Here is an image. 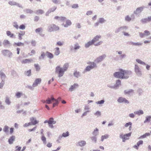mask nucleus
I'll list each match as a JSON object with an SVG mask.
<instances>
[{
	"mask_svg": "<svg viewBox=\"0 0 151 151\" xmlns=\"http://www.w3.org/2000/svg\"><path fill=\"white\" fill-rule=\"evenodd\" d=\"M119 70V72H115L114 73V77L120 78L127 79L132 74V72L131 71L122 69H120Z\"/></svg>",
	"mask_w": 151,
	"mask_h": 151,
	"instance_id": "1",
	"label": "nucleus"
},
{
	"mask_svg": "<svg viewBox=\"0 0 151 151\" xmlns=\"http://www.w3.org/2000/svg\"><path fill=\"white\" fill-rule=\"evenodd\" d=\"M55 73L58 74L59 77H62L64 74V71L63 70L62 68L60 66H57L55 68Z\"/></svg>",
	"mask_w": 151,
	"mask_h": 151,
	"instance_id": "2",
	"label": "nucleus"
},
{
	"mask_svg": "<svg viewBox=\"0 0 151 151\" xmlns=\"http://www.w3.org/2000/svg\"><path fill=\"white\" fill-rule=\"evenodd\" d=\"M60 29V27L54 24H50L48 27V31L50 32L58 31Z\"/></svg>",
	"mask_w": 151,
	"mask_h": 151,
	"instance_id": "3",
	"label": "nucleus"
},
{
	"mask_svg": "<svg viewBox=\"0 0 151 151\" xmlns=\"http://www.w3.org/2000/svg\"><path fill=\"white\" fill-rule=\"evenodd\" d=\"M56 123V121L54 120L53 118L51 117L48 120H46L44 122V123H48L50 127L52 128L54 127L52 124H54Z\"/></svg>",
	"mask_w": 151,
	"mask_h": 151,
	"instance_id": "4",
	"label": "nucleus"
},
{
	"mask_svg": "<svg viewBox=\"0 0 151 151\" xmlns=\"http://www.w3.org/2000/svg\"><path fill=\"white\" fill-rule=\"evenodd\" d=\"M42 79L41 78H36L35 81L32 86L29 87V88L31 90L34 89V88L36 87L39 84H40L41 82Z\"/></svg>",
	"mask_w": 151,
	"mask_h": 151,
	"instance_id": "5",
	"label": "nucleus"
},
{
	"mask_svg": "<svg viewBox=\"0 0 151 151\" xmlns=\"http://www.w3.org/2000/svg\"><path fill=\"white\" fill-rule=\"evenodd\" d=\"M132 133L129 132L127 134H120L119 136L120 138L122 139L123 142H125L126 140L129 139V138L131 135Z\"/></svg>",
	"mask_w": 151,
	"mask_h": 151,
	"instance_id": "6",
	"label": "nucleus"
},
{
	"mask_svg": "<svg viewBox=\"0 0 151 151\" xmlns=\"http://www.w3.org/2000/svg\"><path fill=\"white\" fill-rule=\"evenodd\" d=\"M88 64L91 65L90 66H87L85 68V70L86 71H89L91 69L96 67V64L93 62H89L88 63Z\"/></svg>",
	"mask_w": 151,
	"mask_h": 151,
	"instance_id": "7",
	"label": "nucleus"
},
{
	"mask_svg": "<svg viewBox=\"0 0 151 151\" xmlns=\"http://www.w3.org/2000/svg\"><path fill=\"white\" fill-rule=\"evenodd\" d=\"M30 122H29V125H35L39 123V121L37 120L36 118L32 117L30 119Z\"/></svg>",
	"mask_w": 151,
	"mask_h": 151,
	"instance_id": "8",
	"label": "nucleus"
},
{
	"mask_svg": "<svg viewBox=\"0 0 151 151\" xmlns=\"http://www.w3.org/2000/svg\"><path fill=\"white\" fill-rule=\"evenodd\" d=\"M117 101L119 103H124L126 104H128L129 102L128 100L125 98L120 97L119 98Z\"/></svg>",
	"mask_w": 151,
	"mask_h": 151,
	"instance_id": "9",
	"label": "nucleus"
},
{
	"mask_svg": "<svg viewBox=\"0 0 151 151\" xmlns=\"http://www.w3.org/2000/svg\"><path fill=\"white\" fill-rule=\"evenodd\" d=\"M150 34V32L147 30H145L144 33L142 32H140L139 34L140 37L142 38L143 37L145 36H149Z\"/></svg>",
	"mask_w": 151,
	"mask_h": 151,
	"instance_id": "10",
	"label": "nucleus"
},
{
	"mask_svg": "<svg viewBox=\"0 0 151 151\" xmlns=\"http://www.w3.org/2000/svg\"><path fill=\"white\" fill-rule=\"evenodd\" d=\"M72 22L69 19H67L65 21V23H63L62 25L65 27H67L70 26Z\"/></svg>",
	"mask_w": 151,
	"mask_h": 151,
	"instance_id": "11",
	"label": "nucleus"
},
{
	"mask_svg": "<svg viewBox=\"0 0 151 151\" xmlns=\"http://www.w3.org/2000/svg\"><path fill=\"white\" fill-rule=\"evenodd\" d=\"M134 70L135 72L138 75H141V72L140 70L139 69V68L138 66V65H135V68H134Z\"/></svg>",
	"mask_w": 151,
	"mask_h": 151,
	"instance_id": "12",
	"label": "nucleus"
},
{
	"mask_svg": "<svg viewBox=\"0 0 151 151\" xmlns=\"http://www.w3.org/2000/svg\"><path fill=\"white\" fill-rule=\"evenodd\" d=\"M55 99L53 96H51L50 98H48L46 100V103L47 104H50L54 102Z\"/></svg>",
	"mask_w": 151,
	"mask_h": 151,
	"instance_id": "13",
	"label": "nucleus"
},
{
	"mask_svg": "<svg viewBox=\"0 0 151 151\" xmlns=\"http://www.w3.org/2000/svg\"><path fill=\"white\" fill-rule=\"evenodd\" d=\"M78 86V84L75 83L73 85L70 86L69 88V91H72Z\"/></svg>",
	"mask_w": 151,
	"mask_h": 151,
	"instance_id": "14",
	"label": "nucleus"
},
{
	"mask_svg": "<svg viewBox=\"0 0 151 151\" xmlns=\"http://www.w3.org/2000/svg\"><path fill=\"white\" fill-rule=\"evenodd\" d=\"M101 36L99 35H96L95 37L93 40H92L93 43L94 44V43L98 41L100 39H101Z\"/></svg>",
	"mask_w": 151,
	"mask_h": 151,
	"instance_id": "15",
	"label": "nucleus"
},
{
	"mask_svg": "<svg viewBox=\"0 0 151 151\" xmlns=\"http://www.w3.org/2000/svg\"><path fill=\"white\" fill-rule=\"evenodd\" d=\"M105 55H103L102 56H101L98 58L96 60V61L97 63H99L100 62H101L102 60L105 58Z\"/></svg>",
	"mask_w": 151,
	"mask_h": 151,
	"instance_id": "16",
	"label": "nucleus"
},
{
	"mask_svg": "<svg viewBox=\"0 0 151 151\" xmlns=\"http://www.w3.org/2000/svg\"><path fill=\"white\" fill-rule=\"evenodd\" d=\"M55 19L58 20H60L62 21H64L66 19L65 17H59L58 16H55L54 17Z\"/></svg>",
	"mask_w": 151,
	"mask_h": 151,
	"instance_id": "17",
	"label": "nucleus"
},
{
	"mask_svg": "<svg viewBox=\"0 0 151 151\" xmlns=\"http://www.w3.org/2000/svg\"><path fill=\"white\" fill-rule=\"evenodd\" d=\"M81 47L79 45V44L77 43L74 45V48H72L70 49V50L73 51L74 50H76L80 49Z\"/></svg>",
	"mask_w": 151,
	"mask_h": 151,
	"instance_id": "18",
	"label": "nucleus"
},
{
	"mask_svg": "<svg viewBox=\"0 0 151 151\" xmlns=\"http://www.w3.org/2000/svg\"><path fill=\"white\" fill-rule=\"evenodd\" d=\"M143 8L144 7H138L134 12V13L136 14H137L141 12L143 10Z\"/></svg>",
	"mask_w": 151,
	"mask_h": 151,
	"instance_id": "19",
	"label": "nucleus"
},
{
	"mask_svg": "<svg viewBox=\"0 0 151 151\" xmlns=\"http://www.w3.org/2000/svg\"><path fill=\"white\" fill-rule=\"evenodd\" d=\"M15 139V137L14 136H11L8 140V142L10 144H12L13 141Z\"/></svg>",
	"mask_w": 151,
	"mask_h": 151,
	"instance_id": "20",
	"label": "nucleus"
},
{
	"mask_svg": "<svg viewBox=\"0 0 151 151\" xmlns=\"http://www.w3.org/2000/svg\"><path fill=\"white\" fill-rule=\"evenodd\" d=\"M86 144V142L84 141H81L78 143V145L81 147L83 146Z\"/></svg>",
	"mask_w": 151,
	"mask_h": 151,
	"instance_id": "21",
	"label": "nucleus"
},
{
	"mask_svg": "<svg viewBox=\"0 0 151 151\" xmlns=\"http://www.w3.org/2000/svg\"><path fill=\"white\" fill-rule=\"evenodd\" d=\"M54 54L56 55H58L60 53L59 48L58 47H56L54 49Z\"/></svg>",
	"mask_w": 151,
	"mask_h": 151,
	"instance_id": "22",
	"label": "nucleus"
},
{
	"mask_svg": "<svg viewBox=\"0 0 151 151\" xmlns=\"http://www.w3.org/2000/svg\"><path fill=\"white\" fill-rule=\"evenodd\" d=\"M69 65L68 63H65L62 68L63 70L64 71V72L66 71L68 69Z\"/></svg>",
	"mask_w": 151,
	"mask_h": 151,
	"instance_id": "23",
	"label": "nucleus"
},
{
	"mask_svg": "<svg viewBox=\"0 0 151 151\" xmlns=\"http://www.w3.org/2000/svg\"><path fill=\"white\" fill-rule=\"evenodd\" d=\"M93 44H94L92 40L89 41L88 42L86 43L85 45L86 47H88L92 45Z\"/></svg>",
	"mask_w": 151,
	"mask_h": 151,
	"instance_id": "24",
	"label": "nucleus"
},
{
	"mask_svg": "<svg viewBox=\"0 0 151 151\" xmlns=\"http://www.w3.org/2000/svg\"><path fill=\"white\" fill-rule=\"evenodd\" d=\"M132 123L131 122H129L128 123H126L125 125L124 126L125 127H127L128 126H129V130H130L132 129Z\"/></svg>",
	"mask_w": 151,
	"mask_h": 151,
	"instance_id": "25",
	"label": "nucleus"
},
{
	"mask_svg": "<svg viewBox=\"0 0 151 151\" xmlns=\"http://www.w3.org/2000/svg\"><path fill=\"white\" fill-rule=\"evenodd\" d=\"M7 35L11 38H13L14 37V35L12 33L9 31H7L6 32Z\"/></svg>",
	"mask_w": 151,
	"mask_h": 151,
	"instance_id": "26",
	"label": "nucleus"
},
{
	"mask_svg": "<svg viewBox=\"0 0 151 151\" xmlns=\"http://www.w3.org/2000/svg\"><path fill=\"white\" fill-rule=\"evenodd\" d=\"M46 54L47 55V57L50 58V59H51L53 58V55L52 53L48 51H47L46 52Z\"/></svg>",
	"mask_w": 151,
	"mask_h": 151,
	"instance_id": "27",
	"label": "nucleus"
},
{
	"mask_svg": "<svg viewBox=\"0 0 151 151\" xmlns=\"http://www.w3.org/2000/svg\"><path fill=\"white\" fill-rule=\"evenodd\" d=\"M25 34V32L24 31L21 32L20 33H19L18 37L19 38L20 40L22 39V36L24 35Z\"/></svg>",
	"mask_w": 151,
	"mask_h": 151,
	"instance_id": "28",
	"label": "nucleus"
},
{
	"mask_svg": "<svg viewBox=\"0 0 151 151\" xmlns=\"http://www.w3.org/2000/svg\"><path fill=\"white\" fill-rule=\"evenodd\" d=\"M41 139L43 143L44 144H45L46 143V138L44 136V135H42L41 137Z\"/></svg>",
	"mask_w": 151,
	"mask_h": 151,
	"instance_id": "29",
	"label": "nucleus"
},
{
	"mask_svg": "<svg viewBox=\"0 0 151 151\" xmlns=\"http://www.w3.org/2000/svg\"><path fill=\"white\" fill-rule=\"evenodd\" d=\"M44 13L43 10L39 9L37 10L36 12V13L37 14H42Z\"/></svg>",
	"mask_w": 151,
	"mask_h": 151,
	"instance_id": "30",
	"label": "nucleus"
},
{
	"mask_svg": "<svg viewBox=\"0 0 151 151\" xmlns=\"http://www.w3.org/2000/svg\"><path fill=\"white\" fill-rule=\"evenodd\" d=\"M150 135V134L149 133H146L143 135L139 137V138H145L147 136H149Z\"/></svg>",
	"mask_w": 151,
	"mask_h": 151,
	"instance_id": "31",
	"label": "nucleus"
},
{
	"mask_svg": "<svg viewBox=\"0 0 151 151\" xmlns=\"http://www.w3.org/2000/svg\"><path fill=\"white\" fill-rule=\"evenodd\" d=\"M127 28L126 26L121 27L115 31L116 33H118L119 32L121 29H127Z\"/></svg>",
	"mask_w": 151,
	"mask_h": 151,
	"instance_id": "32",
	"label": "nucleus"
},
{
	"mask_svg": "<svg viewBox=\"0 0 151 151\" xmlns=\"http://www.w3.org/2000/svg\"><path fill=\"white\" fill-rule=\"evenodd\" d=\"M134 113L135 114L140 115L141 114H143V112L142 110H139V111H135Z\"/></svg>",
	"mask_w": 151,
	"mask_h": 151,
	"instance_id": "33",
	"label": "nucleus"
},
{
	"mask_svg": "<svg viewBox=\"0 0 151 151\" xmlns=\"http://www.w3.org/2000/svg\"><path fill=\"white\" fill-rule=\"evenodd\" d=\"M151 119V116H148L146 117V119L144 122V123H146L148 122H150Z\"/></svg>",
	"mask_w": 151,
	"mask_h": 151,
	"instance_id": "34",
	"label": "nucleus"
},
{
	"mask_svg": "<svg viewBox=\"0 0 151 151\" xmlns=\"http://www.w3.org/2000/svg\"><path fill=\"white\" fill-rule=\"evenodd\" d=\"M57 9V7L55 6H54L53 7H52L49 10V11L51 13L52 12H53L54 11H55V10Z\"/></svg>",
	"mask_w": 151,
	"mask_h": 151,
	"instance_id": "35",
	"label": "nucleus"
},
{
	"mask_svg": "<svg viewBox=\"0 0 151 151\" xmlns=\"http://www.w3.org/2000/svg\"><path fill=\"white\" fill-rule=\"evenodd\" d=\"M1 52L2 54L4 56L6 55L9 52L8 50H3Z\"/></svg>",
	"mask_w": 151,
	"mask_h": 151,
	"instance_id": "36",
	"label": "nucleus"
},
{
	"mask_svg": "<svg viewBox=\"0 0 151 151\" xmlns=\"http://www.w3.org/2000/svg\"><path fill=\"white\" fill-rule=\"evenodd\" d=\"M3 45H9L10 43L9 41L7 40H4L3 43Z\"/></svg>",
	"mask_w": 151,
	"mask_h": 151,
	"instance_id": "37",
	"label": "nucleus"
},
{
	"mask_svg": "<svg viewBox=\"0 0 151 151\" xmlns=\"http://www.w3.org/2000/svg\"><path fill=\"white\" fill-rule=\"evenodd\" d=\"M108 137V135L107 134H105L102 136L101 137V141H103L104 139H106Z\"/></svg>",
	"mask_w": 151,
	"mask_h": 151,
	"instance_id": "38",
	"label": "nucleus"
},
{
	"mask_svg": "<svg viewBox=\"0 0 151 151\" xmlns=\"http://www.w3.org/2000/svg\"><path fill=\"white\" fill-rule=\"evenodd\" d=\"M14 45H16L18 46H23L24 44L23 43H21V42H17V43H15L14 44Z\"/></svg>",
	"mask_w": 151,
	"mask_h": 151,
	"instance_id": "39",
	"label": "nucleus"
},
{
	"mask_svg": "<svg viewBox=\"0 0 151 151\" xmlns=\"http://www.w3.org/2000/svg\"><path fill=\"white\" fill-rule=\"evenodd\" d=\"M45 56V53L44 52H42L41 56L39 57L40 59H43Z\"/></svg>",
	"mask_w": 151,
	"mask_h": 151,
	"instance_id": "40",
	"label": "nucleus"
},
{
	"mask_svg": "<svg viewBox=\"0 0 151 151\" xmlns=\"http://www.w3.org/2000/svg\"><path fill=\"white\" fill-rule=\"evenodd\" d=\"M35 68L36 70L37 71H39L40 69V67L38 64H35Z\"/></svg>",
	"mask_w": 151,
	"mask_h": 151,
	"instance_id": "41",
	"label": "nucleus"
},
{
	"mask_svg": "<svg viewBox=\"0 0 151 151\" xmlns=\"http://www.w3.org/2000/svg\"><path fill=\"white\" fill-rule=\"evenodd\" d=\"M69 135V133L68 132H66L63 133L62 134V136L66 137L68 136Z\"/></svg>",
	"mask_w": 151,
	"mask_h": 151,
	"instance_id": "42",
	"label": "nucleus"
},
{
	"mask_svg": "<svg viewBox=\"0 0 151 151\" xmlns=\"http://www.w3.org/2000/svg\"><path fill=\"white\" fill-rule=\"evenodd\" d=\"M133 91L132 90H130L129 91L126 90L124 91V93L125 94H129L130 93L133 92Z\"/></svg>",
	"mask_w": 151,
	"mask_h": 151,
	"instance_id": "43",
	"label": "nucleus"
},
{
	"mask_svg": "<svg viewBox=\"0 0 151 151\" xmlns=\"http://www.w3.org/2000/svg\"><path fill=\"white\" fill-rule=\"evenodd\" d=\"M22 95V93L20 92H18L16 94V96L17 98H20Z\"/></svg>",
	"mask_w": 151,
	"mask_h": 151,
	"instance_id": "44",
	"label": "nucleus"
},
{
	"mask_svg": "<svg viewBox=\"0 0 151 151\" xmlns=\"http://www.w3.org/2000/svg\"><path fill=\"white\" fill-rule=\"evenodd\" d=\"M74 75L75 77H78L80 76L79 73L78 72L76 71L74 73Z\"/></svg>",
	"mask_w": 151,
	"mask_h": 151,
	"instance_id": "45",
	"label": "nucleus"
},
{
	"mask_svg": "<svg viewBox=\"0 0 151 151\" xmlns=\"http://www.w3.org/2000/svg\"><path fill=\"white\" fill-rule=\"evenodd\" d=\"M99 130L97 128H96L94 130L93 132V135H96L97 134L96 133V132H97Z\"/></svg>",
	"mask_w": 151,
	"mask_h": 151,
	"instance_id": "46",
	"label": "nucleus"
},
{
	"mask_svg": "<svg viewBox=\"0 0 151 151\" xmlns=\"http://www.w3.org/2000/svg\"><path fill=\"white\" fill-rule=\"evenodd\" d=\"M9 4L12 5H17V3L15 2L12 1H10L9 2Z\"/></svg>",
	"mask_w": 151,
	"mask_h": 151,
	"instance_id": "47",
	"label": "nucleus"
},
{
	"mask_svg": "<svg viewBox=\"0 0 151 151\" xmlns=\"http://www.w3.org/2000/svg\"><path fill=\"white\" fill-rule=\"evenodd\" d=\"M5 102L8 105H9L11 104V102L9 98H6L5 100Z\"/></svg>",
	"mask_w": 151,
	"mask_h": 151,
	"instance_id": "48",
	"label": "nucleus"
},
{
	"mask_svg": "<svg viewBox=\"0 0 151 151\" xmlns=\"http://www.w3.org/2000/svg\"><path fill=\"white\" fill-rule=\"evenodd\" d=\"M92 140L95 142H96V137L95 136L92 137L91 138Z\"/></svg>",
	"mask_w": 151,
	"mask_h": 151,
	"instance_id": "49",
	"label": "nucleus"
},
{
	"mask_svg": "<svg viewBox=\"0 0 151 151\" xmlns=\"http://www.w3.org/2000/svg\"><path fill=\"white\" fill-rule=\"evenodd\" d=\"M54 102H55L54 103H53V107H54L55 106L57 105L58 104V102L57 101L56 99H55V100H54Z\"/></svg>",
	"mask_w": 151,
	"mask_h": 151,
	"instance_id": "50",
	"label": "nucleus"
},
{
	"mask_svg": "<svg viewBox=\"0 0 151 151\" xmlns=\"http://www.w3.org/2000/svg\"><path fill=\"white\" fill-rule=\"evenodd\" d=\"M9 127L7 126L4 127V131L6 132H8V131Z\"/></svg>",
	"mask_w": 151,
	"mask_h": 151,
	"instance_id": "51",
	"label": "nucleus"
},
{
	"mask_svg": "<svg viewBox=\"0 0 151 151\" xmlns=\"http://www.w3.org/2000/svg\"><path fill=\"white\" fill-rule=\"evenodd\" d=\"M125 19L127 21H130L131 20V19L129 16H127L125 17Z\"/></svg>",
	"mask_w": 151,
	"mask_h": 151,
	"instance_id": "52",
	"label": "nucleus"
},
{
	"mask_svg": "<svg viewBox=\"0 0 151 151\" xmlns=\"http://www.w3.org/2000/svg\"><path fill=\"white\" fill-rule=\"evenodd\" d=\"M141 21L143 23H145L148 22L147 18L143 19L141 20Z\"/></svg>",
	"mask_w": 151,
	"mask_h": 151,
	"instance_id": "53",
	"label": "nucleus"
},
{
	"mask_svg": "<svg viewBox=\"0 0 151 151\" xmlns=\"http://www.w3.org/2000/svg\"><path fill=\"white\" fill-rule=\"evenodd\" d=\"M31 44L33 46H35L36 45V42L35 40H32L31 42Z\"/></svg>",
	"mask_w": 151,
	"mask_h": 151,
	"instance_id": "54",
	"label": "nucleus"
},
{
	"mask_svg": "<svg viewBox=\"0 0 151 151\" xmlns=\"http://www.w3.org/2000/svg\"><path fill=\"white\" fill-rule=\"evenodd\" d=\"M72 8H73L75 9L77 8L78 7V4H73L72 6Z\"/></svg>",
	"mask_w": 151,
	"mask_h": 151,
	"instance_id": "55",
	"label": "nucleus"
},
{
	"mask_svg": "<svg viewBox=\"0 0 151 151\" xmlns=\"http://www.w3.org/2000/svg\"><path fill=\"white\" fill-rule=\"evenodd\" d=\"M136 61L138 63L140 64H145V63L142 61L140 60L137 59L136 60Z\"/></svg>",
	"mask_w": 151,
	"mask_h": 151,
	"instance_id": "56",
	"label": "nucleus"
},
{
	"mask_svg": "<svg viewBox=\"0 0 151 151\" xmlns=\"http://www.w3.org/2000/svg\"><path fill=\"white\" fill-rule=\"evenodd\" d=\"M42 30V29L41 28H38L37 29L35 30V32L37 33L39 32H41Z\"/></svg>",
	"mask_w": 151,
	"mask_h": 151,
	"instance_id": "57",
	"label": "nucleus"
},
{
	"mask_svg": "<svg viewBox=\"0 0 151 151\" xmlns=\"http://www.w3.org/2000/svg\"><path fill=\"white\" fill-rule=\"evenodd\" d=\"M104 100H101L96 102L97 104H103L104 103Z\"/></svg>",
	"mask_w": 151,
	"mask_h": 151,
	"instance_id": "58",
	"label": "nucleus"
},
{
	"mask_svg": "<svg viewBox=\"0 0 151 151\" xmlns=\"http://www.w3.org/2000/svg\"><path fill=\"white\" fill-rule=\"evenodd\" d=\"M63 44V42H62L60 41H59L57 43V45L59 46H61Z\"/></svg>",
	"mask_w": 151,
	"mask_h": 151,
	"instance_id": "59",
	"label": "nucleus"
},
{
	"mask_svg": "<svg viewBox=\"0 0 151 151\" xmlns=\"http://www.w3.org/2000/svg\"><path fill=\"white\" fill-rule=\"evenodd\" d=\"M143 143V141L142 140H140L137 143V146H139L140 145H142Z\"/></svg>",
	"mask_w": 151,
	"mask_h": 151,
	"instance_id": "60",
	"label": "nucleus"
},
{
	"mask_svg": "<svg viewBox=\"0 0 151 151\" xmlns=\"http://www.w3.org/2000/svg\"><path fill=\"white\" fill-rule=\"evenodd\" d=\"M28 62V59L23 60L22 61V64H25L27 63Z\"/></svg>",
	"mask_w": 151,
	"mask_h": 151,
	"instance_id": "61",
	"label": "nucleus"
},
{
	"mask_svg": "<svg viewBox=\"0 0 151 151\" xmlns=\"http://www.w3.org/2000/svg\"><path fill=\"white\" fill-rule=\"evenodd\" d=\"M95 115L98 116L101 115V113L99 111H97L96 112L95 114Z\"/></svg>",
	"mask_w": 151,
	"mask_h": 151,
	"instance_id": "62",
	"label": "nucleus"
},
{
	"mask_svg": "<svg viewBox=\"0 0 151 151\" xmlns=\"http://www.w3.org/2000/svg\"><path fill=\"white\" fill-rule=\"evenodd\" d=\"M0 75L1 77H5V75L2 72H0Z\"/></svg>",
	"mask_w": 151,
	"mask_h": 151,
	"instance_id": "63",
	"label": "nucleus"
},
{
	"mask_svg": "<svg viewBox=\"0 0 151 151\" xmlns=\"http://www.w3.org/2000/svg\"><path fill=\"white\" fill-rule=\"evenodd\" d=\"M103 42L102 41H100L94 44V45L95 46H98L101 45Z\"/></svg>",
	"mask_w": 151,
	"mask_h": 151,
	"instance_id": "64",
	"label": "nucleus"
}]
</instances>
